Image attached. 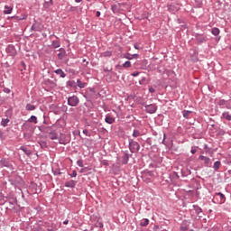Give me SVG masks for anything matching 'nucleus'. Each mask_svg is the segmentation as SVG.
Listing matches in <instances>:
<instances>
[{
    "label": "nucleus",
    "mask_w": 231,
    "mask_h": 231,
    "mask_svg": "<svg viewBox=\"0 0 231 231\" xmlns=\"http://www.w3.org/2000/svg\"><path fill=\"white\" fill-rule=\"evenodd\" d=\"M9 183H11L13 187H15L18 189H21V187L24 186V180L21 176H15L14 178H10Z\"/></svg>",
    "instance_id": "1"
},
{
    "label": "nucleus",
    "mask_w": 231,
    "mask_h": 231,
    "mask_svg": "<svg viewBox=\"0 0 231 231\" xmlns=\"http://www.w3.org/2000/svg\"><path fill=\"white\" fill-rule=\"evenodd\" d=\"M128 147L132 154H134V152H138V151H140V143H138V142L131 138L128 139Z\"/></svg>",
    "instance_id": "2"
},
{
    "label": "nucleus",
    "mask_w": 231,
    "mask_h": 231,
    "mask_svg": "<svg viewBox=\"0 0 231 231\" xmlns=\"http://www.w3.org/2000/svg\"><path fill=\"white\" fill-rule=\"evenodd\" d=\"M226 201V197L222 192H217L215 194L213 203H217L218 205H223Z\"/></svg>",
    "instance_id": "3"
},
{
    "label": "nucleus",
    "mask_w": 231,
    "mask_h": 231,
    "mask_svg": "<svg viewBox=\"0 0 231 231\" xmlns=\"http://www.w3.org/2000/svg\"><path fill=\"white\" fill-rule=\"evenodd\" d=\"M0 167H5L9 171H14V164L10 159L3 158L0 160Z\"/></svg>",
    "instance_id": "4"
},
{
    "label": "nucleus",
    "mask_w": 231,
    "mask_h": 231,
    "mask_svg": "<svg viewBox=\"0 0 231 231\" xmlns=\"http://www.w3.org/2000/svg\"><path fill=\"white\" fill-rule=\"evenodd\" d=\"M68 106H70V107H77L79 106L80 99H79V97L72 96L68 97Z\"/></svg>",
    "instance_id": "5"
},
{
    "label": "nucleus",
    "mask_w": 231,
    "mask_h": 231,
    "mask_svg": "<svg viewBox=\"0 0 231 231\" xmlns=\"http://www.w3.org/2000/svg\"><path fill=\"white\" fill-rule=\"evenodd\" d=\"M144 107L146 113H148L149 115H154V113L158 111V106H156V104L145 105Z\"/></svg>",
    "instance_id": "6"
},
{
    "label": "nucleus",
    "mask_w": 231,
    "mask_h": 231,
    "mask_svg": "<svg viewBox=\"0 0 231 231\" xmlns=\"http://www.w3.org/2000/svg\"><path fill=\"white\" fill-rule=\"evenodd\" d=\"M133 154L129 153V151L125 150L123 152V156L121 157V162L123 165H127L129 163V158H131Z\"/></svg>",
    "instance_id": "7"
},
{
    "label": "nucleus",
    "mask_w": 231,
    "mask_h": 231,
    "mask_svg": "<svg viewBox=\"0 0 231 231\" xmlns=\"http://www.w3.org/2000/svg\"><path fill=\"white\" fill-rule=\"evenodd\" d=\"M217 104L221 109H230V101L225 99H219Z\"/></svg>",
    "instance_id": "8"
},
{
    "label": "nucleus",
    "mask_w": 231,
    "mask_h": 231,
    "mask_svg": "<svg viewBox=\"0 0 231 231\" xmlns=\"http://www.w3.org/2000/svg\"><path fill=\"white\" fill-rule=\"evenodd\" d=\"M5 51L10 57H15V55H17V50H15V46L12 44L6 47Z\"/></svg>",
    "instance_id": "9"
},
{
    "label": "nucleus",
    "mask_w": 231,
    "mask_h": 231,
    "mask_svg": "<svg viewBox=\"0 0 231 231\" xmlns=\"http://www.w3.org/2000/svg\"><path fill=\"white\" fill-rule=\"evenodd\" d=\"M199 160L204 162L205 167H212V159L204 155H199Z\"/></svg>",
    "instance_id": "10"
},
{
    "label": "nucleus",
    "mask_w": 231,
    "mask_h": 231,
    "mask_svg": "<svg viewBox=\"0 0 231 231\" xmlns=\"http://www.w3.org/2000/svg\"><path fill=\"white\" fill-rule=\"evenodd\" d=\"M31 32H42V24L34 20V23L31 27Z\"/></svg>",
    "instance_id": "11"
},
{
    "label": "nucleus",
    "mask_w": 231,
    "mask_h": 231,
    "mask_svg": "<svg viewBox=\"0 0 231 231\" xmlns=\"http://www.w3.org/2000/svg\"><path fill=\"white\" fill-rule=\"evenodd\" d=\"M195 41L197 44H203V42H207V36L197 33L195 34Z\"/></svg>",
    "instance_id": "12"
},
{
    "label": "nucleus",
    "mask_w": 231,
    "mask_h": 231,
    "mask_svg": "<svg viewBox=\"0 0 231 231\" xmlns=\"http://www.w3.org/2000/svg\"><path fill=\"white\" fill-rule=\"evenodd\" d=\"M77 181L75 180H69L65 182V187H67V189H75Z\"/></svg>",
    "instance_id": "13"
},
{
    "label": "nucleus",
    "mask_w": 231,
    "mask_h": 231,
    "mask_svg": "<svg viewBox=\"0 0 231 231\" xmlns=\"http://www.w3.org/2000/svg\"><path fill=\"white\" fill-rule=\"evenodd\" d=\"M66 88H73L75 89L77 88V82L73 79H69L66 82Z\"/></svg>",
    "instance_id": "14"
},
{
    "label": "nucleus",
    "mask_w": 231,
    "mask_h": 231,
    "mask_svg": "<svg viewBox=\"0 0 231 231\" xmlns=\"http://www.w3.org/2000/svg\"><path fill=\"white\" fill-rule=\"evenodd\" d=\"M54 73H56V75H60V79H66V73L62 69H57L54 70Z\"/></svg>",
    "instance_id": "15"
},
{
    "label": "nucleus",
    "mask_w": 231,
    "mask_h": 231,
    "mask_svg": "<svg viewBox=\"0 0 231 231\" xmlns=\"http://www.w3.org/2000/svg\"><path fill=\"white\" fill-rule=\"evenodd\" d=\"M58 140L60 145H66V135H64V134H60V136L58 138Z\"/></svg>",
    "instance_id": "16"
},
{
    "label": "nucleus",
    "mask_w": 231,
    "mask_h": 231,
    "mask_svg": "<svg viewBox=\"0 0 231 231\" xmlns=\"http://www.w3.org/2000/svg\"><path fill=\"white\" fill-rule=\"evenodd\" d=\"M14 10V7L13 6H10V5H5V10H4V14L5 15H8L10 14H12V11Z\"/></svg>",
    "instance_id": "17"
},
{
    "label": "nucleus",
    "mask_w": 231,
    "mask_h": 231,
    "mask_svg": "<svg viewBox=\"0 0 231 231\" xmlns=\"http://www.w3.org/2000/svg\"><path fill=\"white\" fill-rule=\"evenodd\" d=\"M105 122L109 125L115 124V117L111 116H106Z\"/></svg>",
    "instance_id": "18"
},
{
    "label": "nucleus",
    "mask_w": 231,
    "mask_h": 231,
    "mask_svg": "<svg viewBox=\"0 0 231 231\" xmlns=\"http://www.w3.org/2000/svg\"><path fill=\"white\" fill-rule=\"evenodd\" d=\"M193 210H195V214H197V216H199V214L203 212V209L198 205H193Z\"/></svg>",
    "instance_id": "19"
},
{
    "label": "nucleus",
    "mask_w": 231,
    "mask_h": 231,
    "mask_svg": "<svg viewBox=\"0 0 231 231\" xmlns=\"http://www.w3.org/2000/svg\"><path fill=\"white\" fill-rule=\"evenodd\" d=\"M111 10L114 14H118V12H120V4L118 5H113L111 6Z\"/></svg>",
    "instance_id": "20"
},
{
    "label": "nucleus",
    "mask_w": 231,
    "mask_h": 231,
    "mask_svg": "<svg viewBox=\"0 0 231 231\" xmlns=\"http://www.w3.org/2000/svg\"><path fill=\"white\" fill-rule=\"evenodd\" d=\"M219 167H221V162L219 161L215 162L213 164L215 172H219Z\"/></svg>",
    "instance_id": "21"
},
{
    "label": "nucleus",
    "mask_w": 231,
    "mask_h": 231,
    "mask_svg": "<svg viewBox=\"0 0 231 231\" xmlns=\"http://www.w3.org/2000/svg\"><path fill=\"white\" fill-rule=\"evenodd\" d=\"M76 86H78V88H79V89H84V88H86V83L82 82L80 80V79H78Z\"/></svg>",
    "instance_id": "22"
},
{
    "label": "nucleus",
    "mask_w": 231,
    "mask_h": 231,
    "mask_svg": "<svg viewBox=\"0 0 231 231\" xmlns=\"http://www.w3.org/2000/svg\"><path fill=\"white\" fill-rule=\"evenodd\" d=\"M191 113H192V111H190V110H183V111H182L183 116H184V118H186L187 120H189V118H190Z\"/></svg>",
    "instance_id": "23"
},
{
    "label": "nucleus",
    "mask_w": 231,
    "mask_h": 231,
    "mask_svg": "<svg viewBox=\"0 0 231 231\" xmlns=\"http://www.w3.org/2000/svg\"><path fill=\"white\" fill-rule=\"evenodd\" d=\"M20 151H23V152H24V154H26L27 156H30V154H32V151L28 150V148H26L25 146H21Z\"/></svg>",
    "instance_id": "24"
},
{
    "label": "nucleus",
    "mask_w": 231,
    "mask_h": 231,
    "mask_svg": "<svg viewBox=\"0 0 231 231\" xmlns=\"http://www.w3.org/2000/svg\"><path fill=\"white\" fill-rule=\"evenodd\" d=\"M211 33H212V35H215V37H217V35H219V33H220L219 28H217V27L212 28Z\"/></svg>",
    "instance_id": "25"
},
{
    "label": "nucleus",
    "mask_w": 231,
    "mask_h": 231,
    "mask_svg": "<svg viewBox=\"0 0 231 231\" xmlns=\"http://www.w3.org/2000/svg\"><path fill=\"white\" fill-rule=\"evenodd\" d=\"M221 118H225L226 120H227L228 122H230V120H231V116H230V114H229L228 112H224V113L222 114Z\"/></svg>",
    "instance_id": "26"
},
{
    "label": "nucleus",
    "mask_w": 231,
    "mask_h": 231,
    "mask_svg": "<svg viewBox=\"0 0 231 231\" xmlns=\"http://www.w3.org/2000/svg\"><path fill=\"white\" fill-rule=\"evenodd\" d=\"M149 225L148 218H143L140 222V226H147Z\"/></svg>",
    "instance_id": "27"
},
{
    "label": "nucleus",
    "mask_w": 231,
    "mask_h": 231,
    "mask_svg": "<svg viewBox=\"0 0 231 231\" xmlns=\"http://www.w3.org/2000/svg\"><path fill=\"white\" fill-rule=\"evenodd\" d=\"M49 138L50 140H59V135L57 134V132L54 130V132L51 134V136Z\"/></svg>",
    "instance_id": "28"
},
{
    "label": "nucleus",
    "mask_w": 231,
    "mask_h": 231,
    "mask_svg": "<svg viewBox=\"0 0 231 231\" xmlns=\"http://www.w3.org/2000/svg\"><path fill=\"white\" fill-rule=\"evenodd\" d=\"M55 130L53 129L52 126H47L45 128V134H51Z\"/></svg>",
    "instance_id": "29"
},
{
    "label": "nucleus",
    "mask_w": 231,
    "mask_h": 231,
    "mask_svg": "<svg viewBox=\"0 0 231 231\" xmlns=\"http://www.w3.org/2000/svg\"><path fill=\"white\" fill-rule=\"evenodd\" d=\"M132 136L134 138H138V136H142V133H140L138 129H134L133 131Z\"/></svg>",
    "instance_id": "30"
},
{
    "label": "nucleus",
    "mask_w": 231,
    "mask_h": 231,
    "mask_svg": "<svg viewBox=\"0 0 231 231\" xmlns=\"http://www.w3.org/2000/svg\"><path fill=\"white\" fill-rule=\"evenodd\" d=\"M50 6H53V3L49 2V1H45L44 4H43V8L45 10H48V8H50Z\"/></svg>",
    "instance_id": "31"
},
{
    "label": "nucleus",
    "mask_w": 231,
    "mask_h": 231,
    "mask_svg": "<svg viewBox=\"0 0 231 231\" xmlns=\"http://www.w3.org/2000/svg\"><path fill=\"white\" fill-rule=\"evenodd\" d=\"M9 122H10V119H8V118L2 119V121H1V125H2L3 127H7Z\"/></svg>",
    "instance_id": "32"
},
{
    "label": "nucleus",
    "mask_w": 231,
    "mask_h": 231,
    "mask_svg": "<svg viewBox=\"0 0 231 231\" xmlns=\"http://www.w3.org/2000/svg\"><path fill=\"white\" fill-rule=\"evenodd\" d=\"M25 109L27 111H35V106L32 104H27L25 106Z\"/></svg>",
    "instance_id": "33"
},
{
    "label": "nucleus",
    "mask_w": 231,
    "mask_h": 231,
    "mask_svg": "<svg viewBox=\"0 0 231 231\" xmlns=\"http://www.w3.org/2000/svg\"><path fill=\"white\" fill-rule=\"evenodd\" d=\"M180 230L187 231L189 230V226H187V221H184L182 225L180 226Z\"/></svg>",
    "instance_id": "34"
},
{
    "label": "nucleus",
    "mask_w": 231,
    "mask_h": 231,
    "mask_svg": "<svg viewBox=\"0 0 231 231\" xmlns=\"http://www.w3.org/2000/svg\"><path fill=\"white\" fill-rule=\"evenodd\" d=\"M52 47L55 49L60 48V41H52Z\"/></svg>",
    "instance_id": "35"
},
{
    "label": "nucleus",
    "mask_w": 231,
    "mask_h": 231,
    "mask_svg": "<svg viewBox=\"0 0 231 231\" xmlns=\"http://www.w3.org/2000/svg\"><path fill=\"white\" fill-rule=\"evenodd\" d=\"M103 57H112L113 56V52L111 51H106L105 52L102 53Z\"/></svg>",
    "instance_id": "36"
},
{
    "label": "nucleus",
    "mask_w": 231,
    "mask_h": 231,
    "mask_svg": "<svg viewBox=\"0 0 231 231\" xmlns=\"http://www.w3.org/2000/svg\"><path fill=\"white\" fill-rule=\"evenodd\" d=\"M28 122H32V124H37V116H32L29 119Z\"/></svg>",
    "instance_id": "37"
},
{
    "label": "nucleus",
    "mask_w": 231,
    "mask_h": 231,
    "mask_svg": "<svg viewBox=\"0 0 231 231\" xmlns=\"http://www.w3.org/2000/svg\"><path fill=\"white\" fill-rule=\"evenodd\" d=\"M52 172L54 176H60V174H62V172L60 171V169L52 170Z\"/></svg>",
    "instance_id": "38"
},
{
    "label": "nucleus",
    "mask_w": 231,
    "mask_h": 231,
    "mask_svg": "<svg viewBox=\"0 0 231 231\" xmlns=\"http://www.w3.org/2000/svg\"><path fill=\"white\" fill-rule=\"evenodd\" d=\"M25 19H28V14L18 16V21H24Z\"/></svg>",
    "instance_id": "39"
},
{
    "label": "nucleus",
    "mask_w": 231,
    "mask_h": 231,
    "mask_svg": "<svg viewBox=\"0 0 231 231\" xmlns=\"http://www.w3.org/2000/svg\"><path fill=\"white\" fill-rule=\"evenodd\" d=\"M96 226H97V228H104V223H102V222H100V221H97V222L96 223Z\"/></svg>",
    "instance_id": "40"
},
{
    "label": "nucleus",
    "mask_w": 231,
    "mask_h": 231,
    "mask_svg": "<svg viewBox=\"0 0 231 231\" xmlns=\"http://www.w3.org/2000/svg\"><path fill=\"white\" fill-rule=\"evenodd\" d=\"M122 66L123 68H131V61H125Z\"/></svg>",
    "instance_id": "41"
},
{
    "label": "nucleus",
    "mask_w": 231,
    "mask_h": 231,
    "mask_svg": "<svg viewBox=\"0 0 231 231\" xmlns=\"http://www.w3.org/2000/svg\"><path fill=\"white\" fill-rule=\"evenodd\" d=\"M46 127L47 126L42 125V126H38V129H39V131H41V133H45L46 132Z\"/></svg>",
    "instance_id": "42"
},
{
    "label": "nucleus",
    "mask_w": 231,
    "mask_h": 231,
    "mask_svg": "<svg viewBox=\"0 0 231 231\" xmlns=\"http://www.w3.org/2000/svg\"><path fill=\"white\" fill-rule=\"evenodd\" d=\"M83 134L85 136H91V133H89V131L88 129H84L83 130Z\"/></svg>",
    "instance_id": "43"
},
{
    "label": "nucleus",
    "mask_w": 231,
    "mask_h": 231,
    "mask_svg": "<svg viewBox=\"0 0 231 231\" xmlns=\"http://www.w3.org/2000/svg\"><path fill=\"white\" fill-rule=\"evenodd\" d=\"M77 165L79 167H84V162L82 160H79V161H77Z\"/></svg>",
    "instance_id": "44"
},
{
    "label": "nucleus",
    "mask_w": 231,
    "mask_h": 231,
    "mask_svg": "<svg viewBox=\"0 0 231 231\" xmlns=\"http://www.w3.org/2000/svg\"><path fill=\"white\" fill-rule=\"evenodd\" d=\"M172 178H174L175 180H180V175H178V172L174 171L172 173Z\"/></svg>",
    "instance_id": "45"
},
{
    "label": "nucleus",
    "mask_w": 231,
    "mask_h": 231,
    "mask_svg": "<svg viewBox=\"0 0 231 231\" xmlns=\"http://www.w3.org/2000/svg\"><path fill=\"white\" fill-rule=\"evenodd\" d=\"M191 154H196V152H198V147H192L190 150Z\"/></svg>",
    "instance_id": "46"
},
{
    "label": "nucleus",
    "mask_w": 231,
    "mask_h": 231,
    "mask_svg": "<svg viewBox=\"0 0 231 231\" xmlns=\"http://www.w3.org/2000/svg\"><path fill=\"white\" fill-rule=\"evenodd\" d=\"M70 178H77V171H72V173L69 174Z\"/></svg>",
    "instance_id": "47"
},
{
    "label": "nucleus",
    "mask_w": 231,
    "mask_h": 231,
    "mask_svg": "<svg viewBox=\"0 0 231 231\" xmlns=\"http://www.w3.org/2000/svg\"><path fill=\"white\" fill-rule=\"evenodd\" d=\"M125 59H127L128 60H133V55L128 53L126 56H125Z\"/></svg>",
    "instance_id": "48"
},
{
    "label": "nucleus",
    "mask_w": 231,
    "mask_h": 231,
    "mask_svg": "<svg viewBox=\"0 0 231 231\" xmlns=\"http://www.w3.org/2000/svg\"><path fill=\"white\" fill-rule=\"evenodd\" d=\"M101 163H102V165H104L105 167H107V166L109 165V162H108L107 161H106V160H103V161L101 162Z\"/></svg>",
    "instance_id": "49"
},
{
    "label": "nucleus",
    "mask_w": 231,
    "mask_h": 231,
    "mask_svg": "<svg viewBox=\"0 0 231 231\" xmlns=\"http://www.w3.org/2000/svg\"><path fill=\"white\" fill-rule=\"evenodd\" d=\"M31 231H42V226L34 227Z\"/></svg>",
    "instance_id": "50"
},
{
    "label": "nucleus",
    "mask_w": 231,
    "mask_h": 231,
    "mask_svg": "<svg viewBox=\"0 0 231 231\" xmlns=\"http://www.w3.org/2000/svg\"><path fill=\"white\" fill-rule=\"evenodd\" d=\"M204 149L206 150V152H210V148L208 144H204Z\"/></svg>",
    "instance_id": "51"
},
{
    "label": "nucleus",
    "mask_w": 231,
    "mask_h": 231,
    "mask_svg": "<svg viewBox=\"0 0 231 231\" xmlns=\"http://www.w3.org/2000/svg\"><path fill=\"white\" fill-rule=\"evenodd\" d=\"M156 89H154V88L152 87H149V93H155Z\"/></svg>",
    "instance_id": "52"
},
{
    "label": "nucleus",
    "mask_w": 231,
    "mask_h": 231,
    "mask_svg": "<svg viewBox=\"0 0 231 231\" xmlns=\"http://www.w3.org/2000/svg\"><path fill=\"white\" fill-rule=\"evenodd\" d=\"M0 140H5V134L0 130Z\"/></svg>",
    "instance_id": "53"
},
{
    "label": "nucleus",
    "mask_w": 231,
    "mask_h": 231,
    "mask_svg": "<svg viewBox=\"0 0 231 231\" xmlns=\"http://www.w3.org/2000/svg\"><path fill=\"white\" fill-rule=\"evenodd\" d=\"M139 75H140V72H138V71H134L132 73V77H138Z\"/></svg>",
    "instance_id": "54"
},
{
    "label": "nucleus",
    "mask_w": 231,
    "mask_h": 231,
    "mask_svg": "<svg viewBox=\"0 0 231 231\" xmlns=\"http://www.w3.org/2000/svg\"><path fill=\"white\" fill-rule=\"evenodd\" d=\"M40 146L42 149H44L46 147V142L40 143Z\"/></svg>",
    "instance_id": "55"
},
{
    "label": "nucleus",
    "mask_w": 231,
    "mask_h": 231,
    "mask_svg": "<svg viewBox=\"0 0 231 231\" xmlns=\"http://www.w3.org/2000/svg\"><path fill=\"white\" fill-rule=\"evenodd\" d=\"M21 66L22 68H23V69H26V63H24V61H21Z\"/></svg>",
    "instance_id": "56"
},
{
    "label": "nucleus",
    "mask_w": 231,
    "mask_h": 231,
    "mask_svg": "<svg viewBox=\"0 0 231 231\" xmlns=\"http://www.w3.org/2000/svg\"><path fill=\"white\" fill-rule=\"evenodd\" d=\"M162 143L163 145H167V142L165 141V134H163V139H162Z\"/></svg>",
    "instance_id": "57"
},
{
    "label": "nucleus",
    "mask_w": 231,
    "mask_h": 231,
    "mask_svg": "<svg viewBox=\"0 0 231 231\" xmlns=\"http://www.w3.org/2000/svg\"><path fill=\"white\" fill-rule=\"evenodd\" d=\"M105 73H109V71H113V69H109L108 68L104 69Z\"/></svg>",
    "instance_id": "58"
},
{
    "label": "nucleus",
    "mask_w": 231,
    "mask_h": 231,
    "mask_svg": "<svg viewBox=\"0 0 231 231\" xmlns=\"http://www.w3.org/2000/svg\"><path fill=\"white\" fill-rule=\"evenodd\" d=\"M79 172H88V168L85 167L79 171Z\"/></svg>",
    "instance_id": "59"
},
{
    "label": "nucleus",
    "mask_w": 231,
    "mask_h": 231,
    "mask_svg": "<svg viewBox=\"0 0 231 231\" xmlns=\"http://www.w3.org/2000/svg\"><path fill=\"white\" fill-rule=\"evenodd\" d=\"M89 91H90V93H93L94 95L97 93V92L95 91V88H89Z\"/></svg>",
    "instance_id": "60"
},
{
    "label": "nucleus",
    "mask_w": 231,
    "mask_h": 231,
    "mask_svg": "<svg viewBox=\"0 0 231 231\" xmlns=\"http://www.w3.org/2000/svg\"><path fill=\"white\" fill-rule=\"evenodd\" d=\"M132 57H133V59H138V58L140 57V55H138V54H133Z\"/></svg>",
    "instance_id": "61"
},
{
    "label": "nucleus",
    "mask_w": 231,
    "mask_h": 231,
    "mask_svg": "<svg viewBox=\"0 0 231 231\" xmlns=\"http://www.w3.org/2000/svg\"><path fill=\"white\" fill-rule=\"evenodd\" d=\"M134 48L135 50H140V47L138 46V43H135V44L134 45Z\"/></svg>",
    "instance_id": "62"
},
{
    "label": "nucleus",
    "mask_w": 231,
    "mask_h": 231,
    "mask_svg": "<svg viewBox=\"0 0 231 231\" xmlns=\"http://www.w3.org/2000/svg\"><path fill=\"white\" fill-rule=\"evenodd\" d=\"M100 15H101L100 11H97V13H96V16H97V17H100Z\"/></svg>",
    "instance_id": "63"
},
{
    "label": "nucleus",
    "mask_w": 231,
    "mask_h": 231,
    "mask_svg": "<svg viewBox=\"0 0 231 231\" xmlns=\"http://www.w3.org/2000/svg\"><path fill=\"white\" fill-rule=\"evenodd\" d=\"M68 223H69V220H68V219L63 221V225H68Z\"/></svg>",
    "instance_id": "64"
}]
</instances>
